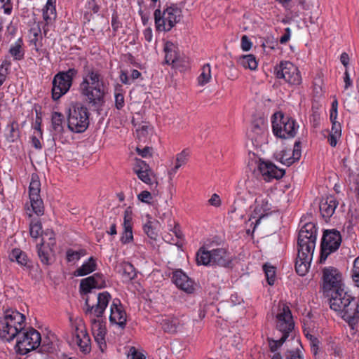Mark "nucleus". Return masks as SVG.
Wrapping results in <instances>:
<instances>
[{"instance_id": "1", "label": "nucleus", "mask_w": 359, "mask_h": 359, "mask_svg": "<svg viewBox=\"0 0 359 359\" xmlns=\"http://www.w3.org/2000/svg\"><path fill=\"white\" fill-rule=\"evenodd\" d=\"M79 90L89 104L97 106L104 103L107 88L100 71L86 65L83 67Z\"/></svg>"}, {"instance_id": "2", "label": "nucleus", "mask_w": 359, "mask_h": 359, "mask_svg": "<svg viewBox=\"0 0 359 359\" xmlns=\"http://www.w3.org/2000/svg\"><path fill=\"white\" fill-rule=\"evenodd\" d=\"M317 239V228L312 222L306 223L300 229L297 240V257L295 269L299 276L309 271Z\"/></svg>"}, {"instance_id": "3", "label": "nucleus", "mask_w": 359, "mask_h": 359, "mask_svg": "<svg viewBox=\"0 0 359 359\" xmlns=\"http://www.w3.org/2000/svg\"><path fill=\"white\" fill-rule=\"evenodd\" d=\"M25 316L16 310H7L0 318V338L11 341L25 327Z\"/></svg>"}, {"instance_id": "4", "label": "nucleus", "mask_w": 359, "mask_h": 359, "mask_svg": "<svg viewBox=\"0 0 359 359\" xmlns=\"http://www.w3.org/2000/svg\"><path fill=\"white\" fill-rule=\"evenodd\" d=\"M196 262L198 265L226 267L231 262V257L225 248L208 250L205 246H202L196 253Z\"/></svg>"}, {"instance_id": "5", "label": "nucleus", "mask_w": 359, "mask_h": 359, "mask_svg": "<svg viewBox=\"0 0 359 359\" xmlns=\"http://www.w3.org/2000/svg\"><path fill=\"white\" fill-rule=\"evenodd\" d=\"M89 115L88 109L82 104H72L69 109L67 116L69 129L76 133L86 131L89 126Z\"/></svg>"}, {"instance_id": "6", "label": "nucleus", "mask_w": 359, "mask_h": 359, "mask_svg": "<svg viewBox=\"0 0 359 359\" xmlns=\"http://www.w3.org/2000/svg\"><path fill=\"white\" fill-rule=\"evenodd\" d=\"M181 10L176 6H170L161 11L155 10L154 23L157 32H169L181 20Z\"/></svg>"}, {"instance_id": "7", "label": "nucleus", "mask_w": 359, "mask_h": 359, "mask_svg": "<svg viewBox=\"0 0 359 359\" xmlns=\"http://www.w3.org/2000/svg\"><path fill=\"white\" fill-rule=\"evenodd\" d=\"M77 74L76 69L69 68L67 71L59 72L54 76L51 90L53 100H59L69 90Z\"/></svg>"}, {"instance_id": "8", "label": "nucleus", "mask_w": 359, "mask_h": 359, "mask_svg": "<svg viewBox=\"0 0 359 359\" xmlns=\"http://www.w3.org/2000/svg\"><path fill=\"white\" fill-rule=\"evenodd\" d=\"M272 121L273 134L280 138H290L295 136L299 126L295 120L282 114H275Z\"/></svg>"}, {"instance_id": "9", "label": "nucleus", "mask_w": 359, "mask_h": 359, "mask_svg": "<svg viewBox=\"0 0 359 359\" xmlns=\"http://www.w3.org/2000/svg\"><path fill=\"white\" fill-rule=\"evenodd\" d=\"M274 75L278 79H283L291 86L301 84L302 79L297 66L289 61H281L274 67Z\"/></svg>"}, {"instance_id": "10", "label": "nucleus", "mask_w": 359, "mask_h": 359, "mask_svg": "<svg viewBox=\"0 0 359 359\" xmlns=\"http://www.w3.org/2000/svg\"><path fill=\"white\" fill-rule=\"evenodd\" d=\"M17 338V346L22 353L36 349L41 343L40 333L32 327H25Z\"/></svg>"}, {"instance_id": "11", "label": "nucleus", "mask_w": 359, "mask_h": 359, "mask_svg": "<svg viewBox=\"0 0 359 359\" xmlns=\"http://www.w3.org/2000/svg\"><path fill=\"white\" fill-rule=\"evenodd\" d=\"M341 243V236L339 231L335 229L325 231L320 245V263H324L330 254L338 250Z\"/></svg>"}, {"instance_id": "12", "label": "nucleus", "mask_w": 359, "mask_h": 359, "mask_svg": "<svg viewBox=\"0 0 359 359\" xmlns=\"http://www.w3.org/2000/svg\"><path fill=\"white\" fill-rule=\"evenodd\" d=\"M323 292L325 296L344 288L342 274L336 268L330 266L323 270Z\"/></svg>"}, {"instance_id": "13", "label": "nucleus", "mask_w": 359, "mask_h": 359, "mask_svg": "<svg viewBox=\"0 0 359 359\" xmlns=\"http://www.w3.org/2000/svg\"><path fill=\"white\" fill-rule=\"evenodd\" d=\"M96 297V304H90L88 297L86 299L85 313L89 320L103 319V314L111 299V294L107 291L98 293Z\"/></svg>"}, {"instance_id": "14", "label": "nucleus", "mask_w": 359, "mask_h": 359, "mask_svg": "<svg viewBox=\"0 0 359 359\" xmlns=\"http://www.w3.org/2000/svg\"><path fill=\"white\" fill-rule=\"evenodd\" d=\"M294 327V322L291 311L285 304L279 305L276 314V329L282 333V335L289 337Z\"/></svg>"}, {"instance_id": "15", "label": "nucleus", "mask_w": 359, "mask_h": 359, "mask_svg": "<svg viewBox=\"0 0 359 359\" xmlns=\"http://www.w3.org/2000/svg\"><path fill=\"white\" fill-rule=\"evenodd\" d=\"M41 183L36 176H32L29 187V197L33 212L38 216L44 212L43 203L40 196Z\"/></svg>"}, {"instance_id": "16", "label": "nucleus", "mask_w": 359, "mask_h": 359, "mask_svg": "<svg viewBox=\"0 0 359 359\" xmlns=\"http://www.w3.org/2000/svg\"><path fill=\"white\" fill-rule=\"evenodd\" d=\"M269 196L266 194H259L255 200L254 210L252 217L257 218L255 228L260 223L261 220L271 213V203L269 202Z\"/></svg>"}, {"instance_id": "17", "label": "nucleus", "mask_w": 359, "mask_h": 359, "mask_svg": "<svg viewBox=\"0 0 359 359\" xmlns=\"http://www.w3.org/2000/svg\"><path fill=\"white\" fill-rule=\"evenodd\" d=\"M325 297L330 299V309L337 312L338 315L348 306V304L353 299V297L345 292L344 288L336 290V292H332L331 294H327Z\"/></svg>"}, {"instance_id": "18", "label": "nucleus", "mask_w": 359, "mask_h": 359, "mask_svg": "<svg viewBox=\"0 0 359 359\" xmlns=\"http://www.w3.org/2000/svg\"><path fill=\"white\" fill-rule=\"evenodd\" d=\"M301 154V142L296 141L292 150L287 148L283 149L280 151L276 152L274 156L276 161L285 165L290 166L300 158Z\"/></svg>"}, {"instance_id": "19", "label": "nucleus", "mask_w": 359, "mask_h": 359, "mask_svg": "<svg viewBox=\"0 0 359 359\" xmlns=\"http://www.w3.org/2000/svg\"><path fill=\"white\" fill-rule=\"evenodd\" d=\"M127 321L126 312L118 299H114L110 305L109 323L118 326L121 329L126 327Z\"/></svg>"}, {"instance_id": "20", "label": "nucleus", "mask_w": 359, "mask_h": 359, "mask_svg": "<svg viewBox=\"0 0 359 359\" xmlns=\"http://www.w3.org/2000/svg\"><path fill=\"white\" fill-rule=\"evenodd\" d=\"M91 324V331L100 350L104 352L107 349L105 336L107 329L103 319L89 320Z\"/></svg>"}, {"instance_id": "21", "label": "nucleus", "mask_w": 359, "mask_h": 359, "mask_svg": "<svg viewBox=\"0 0 359 359\" xmlns=\"http://www.w3.org/2000/svg\"><path fill=\"white\" fill-rule=\"evenodd\" d=\"M340 316L353 330L359 323V304L353 298L348 306L339 315Z\"/></svg>"}, {"instance_id": "22", "label": "nucleus", "mask_w": 359, "mask_h": 359, "mask_svg": "<svg viewBox=\"0 0 359 359\" xmlns=\"http://www.w3.org/2000/svg\"><path fill=\"white\" fill-rule=\"evenodd\" d=\"M258 168L264 180L267 182L272 179H280L285 175L283 169L278 168L276 165L269 161H261Z\"/></svg>"}, {"instance_id": "23", "label": "nucleus", "mask_w": 359, "mask_h": 359, "mask_svg": "<svg viewBox=\"0 0 359 359\" xmlns=\"http://www.w3.org/2000/svg\"><path fill=\"white\" fill-rule=\"evenodd\" d=\"M74 341L82 353L86 354L90 351V339L83 325L80 324L76 327Z\"/></svg>"}, {"instance_id": "24", "label": "nucleus", "mask_w": 359, "mask_h": 359, "mask_svg": "<svg viewBox=\"0 0 359 359\" xmlns=\"http://www.w3.org/2000/svg\"><path fill=\"white\" fill-rule=\"evenodd\" d=\"M106 287V281L102 273L94 275L82 279L80 283V290L84 294L89 293L93 288H103Z\"/></svg>"}, {"instance_id": "25", "label": "nucleus", "mask_w": 359, "mask_h": 359, "mask_svg": "<svg viewBox=\"0 0 359 359\" xmlns=\"http://www.w3.org/2000/svg\"><path fill=\"white\" fill-rule=\"evenodd\" d=\"M172 280L180 290L188 294L194 291V281L181 269L175 271L172 273Z\"/></svg>"}, {"instance_id": "26", "label": "nucleus", "mask_w": 359, "mask_h": 359, "mask_svg": "<svg viewBox=\"0 0 359 359\" xmlns=\"http://www.w3.org/2000/svg\"><path fill=\"white\" fill-rule=\"evenodd\" d=\"M133 212L130 207H128L125 210L123 215V230L121 237L122 243L126 244L133 241Z\"/></svg>"}, {"instance_id": "27", "label": "nucleus", "mask_w": 359, "mask_h": 359, "mask_svg": "<svg viewBox=\"0 0 359 359\" xmlns=\"http://www.w3.org/2000/svg\"><path fill=\"white\" fill-rule=\"evenodd\" d=\"M165 53V60L168 65H172L177 67L181 62L178 47L171 41H167L164 46Z\"/></svg>"}, {"instance_id": "28", "label": "nucleus", "mask_w": 359, "mask_h": 359, "mask_svg": "<svg viewBox=\"0 0 359 359\" xmlns=\"http://www.w3.org/2000/svg\"><path fill=\"white\" fill-rule=\"evenodd\" d=\"M339 203L334 196H329L323 198L320 203V211L323 218L330 219L334 213Z\"/></svg>"}, {"instance_id": "29", "label": "nucleus", "mask_w": 359, "mask_h": 359, "mask_svg": "<svg viewBox=\"0 0 359 359\" xmlns=\"http://www.w3.org/2000/svg\"><path fill=\"white\" fill-rule=\"evenodd\" d=\"M8 53L15 61H20L25 58V50L22 38H18L13 43L11 44Z\"/></svg>"}, {"instance_id": "30", "label": "nucleus", "mask_w": 359, "mask_h": 359, "mask_svg": "<svg viewBox=\"0 0 359 359\" xmlns=\"http://www.w3.org/2000/svg\"><path fill=\"white\" fill-rule=\"evenodd\" d=\"M134 172L140 180L147 184H152L153 180L151 177V171L148 169V165L144 161H140L134 168Z\"/></svg>"}, {"instance_id": "31", "label": "nucleus", "mask_w": 359, "mask_h": 359, "mask_svg": "<svg viewBox=\"0 0 359 359\" xmlns=\"http://www.w3.org/2000/svg\"><path fill=\"white\" fill-rule=\"evenodd\" d=\"M97 263L95 259L90 257L87 261L79 267L74 272L76 276H84L96 270Z\"/></svg>"}, {"instance_id": "32", "label": "nucleus", "mask_w": 359, "mask_h": 359, "mask_svg": "<svg viewBox=\"0 0 359 359\" xmlns=\"http://www.w3.org/2000/svg\"><path fill=\"white\" fill-rule=\"evenodd\" d=\"M5 136L10 142H14L20 137L19 126L18 122L13 121L8 124L5 129Z\"/></svg>"}, {"instance_id": "33", "label": "nucleus", "mask_w": 359, "mask_h": 359, "mask_svg": "<svg viewBox=\"0 0 359 359\" xmlns=\"http://www.w3.org/2000/svg\"><path fill=\"white\" fill-rule=\"evenodd\" d=\"M162 328L167 332H175L180 326V320L177 317L167 316L162 319Z\"/></svg>"}, {"instance_id": "34", "label": "nucleus", "mask_w": 359, "mask_h": 359, "mask_svg": "<svg viewBox=\"0 0 359 359\" xmlns=\"http://www.w3.org/2000/svg\"><path fill=\"white\" fill-rule=\"evenodd\" d=\"M12 262H16L21 266L29 267V259L25 252L19 248L13 249L9 255Z\"/></svg>"}, {"instance_id": "35", "label": "nucleus", "mask_w": 359, "mask_h": 359, "mask_svg": "<svg viewBox=\"0 0 359 359\" xmlns=\"http://www.w3.org/2000/svg\"><path fill=\"white\" fill-rule=\"evenodd\" d=\"M294 349L288 350L285 353L286 359H304L302 353V346L299 339L294 340Z\"/></svg>"}, {"instance_id": "36", "label": "nucleus", "mask_w": 359, "mask_h": 359, "mask_svg": "<svg viewBox=\"0 0 359 359\" xmlns=\"http://www.w3.org/2000/svg\"><path fill=\"white\" fill-rule=\"evenodd\" d=\"M201 71V72L198 76L197 80L198 85L201 86H203L208 83H209L212 78L210 65L209 63L205 64L202 67Z\"/></svg>"}, {"instance_id": "37", "label": "nucleus", "mask_w": 359, "mask_h": 359, "mask_svg": "<svg viewBox=\"0 0 359 359\" xmlns=\"http://www.w3.org/2000/svg\"><path fill=\"white\" fill-rule=\"evenodd\" d=\"M266 130V125L264 121L254 122L251 126L250 136L251 139L255 141L258 140L260 136L264 134Z\"/></svg>"}, {"instance_id": "38", "label": "nucleus", "mask_w": 359, "mask_h": 359, "mask_svg": "<svg viewBox=\"0 0 359 359\" xmlns=\"http://www.w3.org/2000/svg\"><path fill=\"white\" fill-rule=\"evenodd\" d=\"M64 116L60 113L55 111L52 114L51 123L53 130L56 133H61L63 131Z\"/></svg>"}, {"instance_id": "39", "label": "nucleus", "mask_w": 359, "mask_h": 359, "mask_svg": "<svg viewBox=\"0 0 359 359\" xmlns=\"http://www.w3.org/2000/svg\"><path fill=\"white\" fill-rule=\"evenodd\" d=\"M238 62L244 68L250 70L256 69L258 65L255 57L251 54L241 56Z\"/></svg>"}, {"instance_id": "40", "label": "nucleus", "mask_w": 359, "mask_h": 359, "mask_svg": "<svg viewBox=\"0 0 359 359\" xmlns=\"http://www.w3.org/2000/svg\"><path fill=\"white\" fill-rule=\"evenodd\" d=\"M38 255L41 262L46 265H48L50 264V249L46 248L44 245V243L41 242L40 244H37L36 245Z\"/></svg>"}, {"instance_id": "41", "label": "nucleus", "mask_w": 359, "mask_h": 359, "mask_svg": "<svg viewBox=\"0 0 359 359\" xmlns=\"http://www.w3.org/2000/svg\"><path fill=\"white\" fill-rule=\"evenodd\" d=\"M56 17L55 8L51 2V0H48L44 8L43 9V20L49 23L52 20Z\"/></svg>"}, {"instance_id": "42", "label": "nucleus", "mask_w": 359, "mask_h": 359, "mask_svg": "<svg viewBox=\"0 0 359 359\" xmlns=\"http://www.w3.org/2000/svg\"><path fill=\"white\" fill-rule=\"evenodd\" d=\"M144 232L151 239L155 240L157 236V232L154 227V222L151 220V217L149 215L146 216V221L143 224Z\"/></svg>"}, {"instance_id": "43", "label": "nucleus", "mask_w": 359, "mask_h": 359, "mask_svg": "<svg viewBox=\"0 0 359 359\" xmlns=\"http://www.w3.org/2000/svg\"><path fill=\"white\" fill-rule=\"evenodd\" d=\"M189 153L187 150H183L176 156V164L175 167L169 172V175H175L177 170L187 162Z\"/></svg>"}, {"instance_id": "44", "label": "nucleus", "mask_w": 359, "mask_h": 359, "mask_svg": "<svg viewBox=\"0 0 359 359\" xmlns=\"http://www.w3.org/2000/svg\"><path fill=\"white\" fill-rule=\"evenodd\" d=\"M247 189L250 194L259 196L263 189L262 182L257 180H249L247 183Z\"/></svg>"}, {"instance_id": "45", "label": "nucleus", "mask_w": 359, "mask_h": 359, "mask_svg": "<svg viewBox=\"0 0 359 359\" xmlns=\"http://www.w3.org/2000/svg\"><path fill=\"white\" fill-rule=\"evenodd\" d=\"M121 267L122 275L125 278L132 280L136 276L135 269L130 263L123 262L121 264Z\"/></svg>"}, {"instance_id": "46", "label": "nucleus", "mask_w": 359, "mask_h": 359, "mask_svg": "<svg viewBox=\"0 0 359 359\" xmlns=\"http://www.w3.org/2000/svg\"><path fill=\"white\" fill-rule=\"evenodd\" d=\"M263 269L266 275V280L269 285H273L276 280V268L268 264L263 266Z\"/></svg>"}, {"instance_id": "47", "label": "nucleus", "mask_w": 359, "mask_h": 359, "mask_svg": "<svg viewBox=\"0 0 359 359\" xmlns=\"http://www.w3.org/2000/svg\"><path fill=\"white\" fill-rule=\"evenodd\" d=\"M30 235L34 238H37L42 233L41 224L39 220H32L29 224Z\"/></svg>"}, {"instance_id": "48", "label": "nucleus", "mask_w": 359, "mask_h": 359, "mask_svg": "<svg viewBox=\"0 0 359 359\" xmlns=\"http://www.w3.org/2000/svg\"><path fill=\"white\" fill-rule=\"evenodd\" d=\"M86 252L83 250L75 251L72 249H69L66 252L67 260L68 262H76L81 259V257L84 256Z\"/></svg>"}, {"instance_id": "49", "label": "nucleus", "mask_w": 359, "mask_h": 359, "mask_svg": "<svg viewBox=\"0 0 359 359\" xmlns=\"http://www.w3.org/2000/svg\"><path fill=\"white\" fill-rule=\"evenodd\" d=\"M31 34L32 35L30 38L29 43L31 46H36L40 44V40L41 39V30L38 28H32L30 30Z\"/></svg>"}, {"instance_id": "50", "label": "nucleus", "mask_w": 359, "mask_h": 359, "mask_svg": "<svg viewBox=\"0 0 359 359\" xmlns=\"http://www.w3.org/2000/svg\"><path fill=\"white\" fill-rule=\"evenodd\" d=\"M352 278L355 285L359 287V257H358L353 262Z\"/></svg>"}, {"instance_id": "51", "label": "nucleus", "mask_w": 359, "mask_h": 359, "mask_svg": "<svg viewBox=\"0 0 359 359\" xmlns=\"http://www.w3.org/2000/svg\"><path fill=\"white\" fill-rule=\"evenodd\" d=\"M288 337L285 334L282 335V337L278 340H271L269 342L270 349L272 352H275L278 350V348L283 345V344L286 341Z\"/></svg>"}, {"instance_id": "52", "label": "nucleus", "mask_w": 359, "mask_h": 359, "mask_svg": "<svg viewBox=\"0 0 359 359\" xmlns=\"http://www.w3.org/2000/svg\"><path fill=\"white\" fill-rule=\"evenodd\" d=\"M10 63H7L6 62H4L0 65V87L3 85L4 81L6 79V75L8 74V67H9Z\"/></svg>"}, {"instance_id": "53", "label": "nucleus", "mask_w": 359, "mask_h": 359, "mask_svg": "<svg viewBox=\"0 0 359 359\" xmlns=\"http://www.w3.org/2000/svg\"><path fill=\"white\" fill-rule=\"evenodd\" d=\"M128 359H146L145 355L138 352L135 347H130L128 353Z\"/></svg>"}, {"instance_id": "54", "label": "nucleus", "mask_w": 359, "mask_h": 359, "mask_svg": "<svg viewBox=\"0 0 359 359\" xmlns=\"http://www.w3.org/2000/svg\"><path fill=\"white\" fill-rule=\"evenodd\" d=\"M124 95L121 93H115V106L117 109H121L124 107Z\"/></svg>"}, {"instance_id": "55", "label": "nucleus", "mask_w": 359, "mask_h": 359, "mask_svg": "<svg viewBox=\"0 0 359 359\" xmlns=\"http://www.w3.org/2000/svg\"><path fill=\"white\" fill-rule=\"evenodd\" d=\"M137 198L143 203H150L152 196L151 193L148 191H142L137 195Z\"/></svg>"}, {"instance_id": "56", "label": "nucleus", "mask_w": 359, "mask_h": 359, "mask_svg": "<svg viewBox=\"0 0 359 359\" xmlns=\"http://www.w3.org/2000/svg\"><path fill=\"white\" fill-rule=\"evenodd\" d=\"M252 47V42L249 38L244 35L241 38V48L244 51H248Z\"/></svg>"}, {"instance_id": "57", "label": "nucleus", "mask_w": 359, "mask_h": 359, "mask_svg": "<svg viewBox=\"0 0 359 359\" xmlns=\"http://www.w3.org/2000/svg\"><path fill=\"white\" fill-rule=\"evenodd\" d=\"M291 36V29L290 27H287L285 29V34L280 38V43L281 44L286 43L290 39Z\"/></svg>"}, {"instance_id": "58", "label": "nucleus", "mask_w": 359, "mask_h": 359, "mask_svg": "<svg viewBox=\"0 0 359 359\" xmlns=\"http://www.w3.org/2000/svg\"><path fill=\"white\" fill-rule=\"evenodd\" d=\"M209 203L215 207H219L221 205V200L219 195L214 194L208 201Z\"/></svg>"}, {"instance_id": "59", "label": "nucleus", "mask_w": 359, "mask_h": 359, "mask_svg": "<svg viewBox=\"0 0 359 359\" xmlns=\"http://www.w3.org/2000/svg\"><path fill=\"white\" fill-rule=\"evenodd\" d=\"M340 137L341 135H336V134L330 133L327 139L330 146L334 147L337 145V140Z\"/></svg>"}, {"instance_id": "60", "label": "nucleus", "mask_w": 359, "mask_h": 359, "mask_svg": "<svg viewBox=\"0 0 359 359\" xmlns=\"http://www.w3.org/2000/svg\"><path fill=\"white\" fill-rule=\"evenodd\" d=\"M111 27L114 32H117L119 27H121V23L118 20L116 15H113L111 18Z\"/></svg>"}, {"instance_id": "61", "label": "nucleus", "mask_w": 359, "mask_h": 359, "mask_svg": "<svg viewBox=\"0 0 359 359\" xmlns=\"http://www.w3.org/2000/svg\"><path fill=\"white\" fill-rule=\"evenodd\" d=\"M0 1L3 4L2 7L4 8V13L6 14H10L12 11L11 0H0Z\"/></svg>"}, {"instance_id": "62", "label": "nucleus", "mask_w": 359, "mask_h": 359, "mask_svg": "<svg viewBox=\"0 0 359 359\" xmlns=\"http://www.w3.org/2000/svg\"><path fill=\"white\" fill-rule=\"evenodd\" d=\"M137 152L140 156H141L143 158H147L151 156L150 148L148 147H146L143 149H140L137 147Z\"/></svg>"}, {"instance_id": "63", "label": "nucleus", "mask_w": 359, "mask_h": 359, "mask_svg": "<svg viewBox=\"0 0 359 359\" xmlns=\"http://www.w3.org/2000/svg\"><path fill=\"white\" fill-rule=\"evenodd\" d=\"M143 35H144V39L147 42H151L153 39V33H152L151 28V27L146 28L143 32Z\"/></svg>"}, {"instance_id": "64", "label": "nucleus", "mask_w": 359, "mask_h": 359, "mask_svg": "<svg viewBox=\"0 0 359 359\" xmlns=\"http://www.w3.org/2000/svg\"><path fill=\"white\" fill-rule=\"evenodd\" d=\"M334 134H336V135H341V125L339 122H333L332 123V127L331 132Z\"/></svg>"}]
</instances>
